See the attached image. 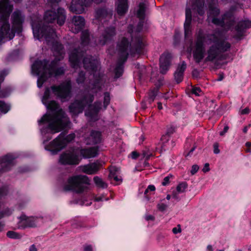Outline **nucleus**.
Returning a JSON list of instances; mask_svg holds the SVG:
<instances>
[{"label":"nucleus","mask_w":251,"mask_h":251,"mask_svg":"<svg viewBox=\"0 0 251 251\" xmlns=\"http://www.w3.org/2000/svg\"><path fill=\"white\" fill-rule=\"evenodd\" d=\"M80 153L83 158H93L96 157L98 155V149L97 147L82 149L80 150Z\"/></svg>","instance_id":"obj_25"},{"label":"nucleus","mask_w":251,"mask_h":251,"mask_svg":"<svg viewBox=\"0 0 251 251\" xmlns=\"http://www.w3.org/2000/svg\"><path fill=\"white\" fill-rule=\"evenodd\" d=\"M60 0H47L48 4L51 7V9L47 10L44 14V23H53L56 21L59 25H63L66 18V15L65 10L63 8H58L56 11L55 10L57 4Z\"/></svg>","instance_id":"obj_10"},{"label":"nucleus","mask_w":251,"mask_h":251,"mask_svg":"<svg viewBox=\"0 0 251 251\" xmlns=\"http://www.w3.org/2000/svg\"><path fill=\"white\" fill-rule=\"evenodd\" d=\"M231 45L221 32L205 35L200 29L196 33L195 41L186 44V50L193 53L194 59L199 63L207 55L205 61L213 62L225 59L224 53L230 49Z\"/></svg>","instance_id":"obj_3"},{"label":"nucleus","mask_w":251,"mask_h":251,"mask_svg":"<svg viewBox=\"0 0 251 251\" xmlns=\"http://www.w3.org/2000/svg\"><path fill=\"white\" fill-rule=\"evenodd\" d=\"M246 146H247V147H250V146H251V143H250V142H247V143H246Z\"/></svg>","instance_id":"obj_59"},{"label":"nucleus","mask_w":251,"mask_h":251,"mask_svg":"<svg viewBox=\"0 0 251 251\" xmlns=\"http://www.w3.org/2000/svg\"><path fill=\"white\" fill-rule=\"evenodd\" d=\"M250 112V110L248 107H246L244 109H241L239 111V113L241 115L248 114Z\"/></svg>","instance_id":"obj_41"},{"label":"nucleus","mask_w":251,"mask_h":251,"mask_svg":"<svg viewBox=\"0 0 251 251\" xmlns=\"http://www.w3.org/2000/svg\"><path fill=\"white\" fill-rule=\"evenodd\" d=\"M251 27V21L244 20L240 22L235 27L237 32H241L244 29Z\"/></svg>","instance_id":"obj_28"},{"label":"nucleus","mask_w":251,"mask_h":251,"mask_svg":"<svg viewBox=\"0 0 251 251\" xmlns=\"http://www.w3.org/2000/svg\"><path fill=\"white\" fill-rule=\"evenodd\" d=\"M176 130V127L174 126H170L168 127L167 129V134L168 135H171L173 134Z\"/></svg>","instance_id":"obj_38"},{"label":"nucleus","mask_w":251,"mask_h":251,"mask_svg":"<svg viewBox=\"0 0 251 251\" xmlns=\"http://www.w3.org/2000/svg\"><path fill=\"white\" fill-rule=\"evenodd\" d=\"M186 68V64L183 61L181 64H178L176 71L174 73V77L177 83L180 82L183 77V73Z\"/></svg>","instance_id":"obj_27"},{"label":"nucleus","mask_w":251,"mask_h":251,"mask_svg":"<svg viewBox=\"0 0 251 251\" xmlns=\"http://www.w3.org/2000/svg\"><path fill=\"white\" fill-rule=\"evenodd\" d=\"M29 251H37V249L36 247V246L34 244L30 246L29 248Z\"/></svg>","instance_id":"obj_51"},{"label":"nucleus","mask_w":251,"mask_h":251,"mask_svg":"<svg viewBox=\"0 0 251 251\" xmlns=\"http://www.w3.org/2000/svg\"><path fill=\"white\" fill-rule=\"evenodd\" d=\"M187 184L185 182H182L179 184L176 187V191L179 193H183L187 188Z\"/></svg>","instance_id":"obj_34"},{"label":"nucleus","mask_w":251,"mask_h":251,"mask_svg":"<svg viewBox=\"0 0 251 251\" xmlns=\"http://www.w3.org/2000/svg\"><path fill=\"white\" fill-rule=\"evenodd\" d=\"M199 169V167L197 165H194L192 167V169L191 170V173L192 175H194L195 173L197 172Z\"/></svg>","instance_id":"obj_42"},{"label":"nucleus","mask_w":251,"mask_h":251,"mask_svg":"<svg viewBox=\"0 0 251 251\" xmlns=\"http://www.w3.org/2000/svg\"><path fill=\"white\" fill-rule=\"evenodd\" d=\"M129 8L128 0H116L115 1V10L120 16H124Z\"/></svg>","instance_id":"obj_21"},{"label":"nucleus","mask_w":251,"mask_h":251,"mask_svg":"<svg viewBox=\"0 0 251 251\" xmlns=\"http://www.w3.org/2000/svg\"><path fill=\"white\" fill-rule=\"evenodd\" d=\"M41 23L39 18H37V21L32 19L31 26L34 37L39 40L44 39L49 45L50 43L55 59L50 65L46 60H44L36 61L32 65V73L38 76L37 83L39 88L42 87L52 77L62 75L65 71L63 68H57V62L64 56L62 45L57 41V36L54 29L44 23L42 25Z\"/></svg>","instance_id":"obj_2"},{"label":"nucleus","mask_w":251,"mask_h":251,"mask_svg":"<svg viewBox=\"0 0 251 251\" xmlns=\"http://www.w3.org/2000/svg\"><path fill=\"white\" fill-rule=\"evenodd\" d=\"M12 213V211L11 209L6 208L4 211L0 212V219L5 216H9Z\"/></svg>","instance_id":"obj_36"},{"label":"nucleus","mask_w":251,"mask_h":251,"mask_svg":"<svg viewBox=\"0 0 251 251\" xmlns=\"http://www.w3.org/2000/svg\"><path fill=\"white\" fill-rule=\"evenodd\" d=\"M8 72L6 70H3L0 72V84L4 80V77L8 74Z\"/></svg>","instance_id":"obj_37"},{"label":"nucleus","mask_w":251,"mask_h":251,"mask_svg":"<svg viewBox=\"0 0 251 251\" xmlns=\"http://www.w3.org/2000/svg\"><path fill=\"white\" fill-rule=\"evenodd\" d=\"M71 82L66 80L59 85L47 88L42 98V102L51 113H46L38 121L39 129L45 144L52 138V135L69 127L71 122L58 103L52 100L56 96L61 101H68L71 97Z\"/></svg>","instance_id":"obj_1"},{"label":"nucleus","mask_w":251,"mask_h":251,"mask_svg":"<svg viewBox=\"0 0 251 251\" xmlns=\"http://www.w3.org/2000/svg\"><path fill=\"white\" fill-rule=\"evenodd\" d=\"M164 201V200H161L157 204V208L160 211H164L166 210L169 206L168 203H164L163 202Z\"/></svg>","instance_id":"obj_32"},{"label":"nucleus","mask_w":251,"mask_h":251,"mask_svg":"<svg viewBox=\"0 0 251 251\" xmlns=\"http://www.w3.org/2000/svg\"><path fill=\"white\" fill-rule=\"evenodd\" d=\"M84 67L90 72V78L87 79L85 74L81 72L79 73L76 79L78 84H83L87 85L89 84L88 88H86V92L96 93L100 89V79L101 74L100 72V63L97 58H93L91 56L85 57L83 60Z\"/></svg>","instance_id":"obj_7"},{"label":"nucleus","mask_w":251,"mask_h":251,"mask_svg":"<svg viewBox=\"0 0 251 251\" xmlns=\"http://www.w3.org/2000/svg\"><path fill=\"white\" fill-rule=\"evenodd\" d=\"M6 235L9 238L14 239H21L23 236L21 234L14 231H8L6 233Z\"/></svg>","instance_id":"obj_31"},{"label":"nucleus","mask_w":251,"mask_h":251,"mask_svg":"<svg viewBox=\"0 0 251 251\" xmlns=\"http://www.w3.org/2000/svg\"><path fill=\"white\" fill-rule=\"evenodd\" d=\"M76 151H67L60 156L59 162L63 165H77L79 162L78 156L76 154Z\"/></svg>","instance_id":"obj_13"},{"label":"nucleus","mask_w":251,"mask_h":251,"mask_svg":"<svg viewBox=\"0 0 251 251\" xmlns=\"http://www.w3.org/2000/svg\"><path fill=\"white\" fill-rule=\"evenodd\" d=\"M228 127L227 126H225L224 130L222 131H221L220 133V135L221 136H223L228 130Z\"/></svg>","instance_id":"obj_48"},{"label":"nucleus","mask_w":251,"mask_h":251,"mask_svg":"<svg viewBox=\"0 0 251 251\" xmlns=\"http://www.w3.org/2000/svg\"><path fill=\"white\" fill-rule=\"evenodd\" d=\"M3 226H4V224H2V223L0 222V231H1L2 230Z\"/></svg>","instance_id":"obj_56"},{"label":"nucleus","mask_w":251,"mask_h":251,"mask_svg":"<svg viewBox=\"0 0 251 251\" xmlns=\"http://www.w3.org/2000/svg\"><path fill=\"white\" fill-rule=\"evenodd\" d=\"M191 11L189 8H186L185 12V21L184 24V28L185 38H188L191 35L192 30L191 26Z\"/></svg>","instance_id":"obj_22"},{"label":"nucleus","mask_w":251,"mask_h":251,"mask_svg":"<svg viewBox=\"0 0 251 251\" xmlns=\"http://www.w3.org/2000/svg\"><path fill=\"white\" fill-rule=\"evenodd\" d=\"M193 20H196L195 19V17H194Z\"/></svg>","instance_id":"obj_64"},{"label":"nucleus","mask_w":251,"mask_h":251,"mask_svg":"<svg viewBox=\"0 0 251 251\" xmlns=\"http://www.w3.org/2000/svg\"><path fill=\"white\" fill-rule=\"evenodd\" d=\"M202 171L203 172H206L209 171V164L206 163L204 165V166L202 169Z\"/></svg>","instance_id":"obj_50"},{"label":"nucleus","mask_w":251,"mask_h":251,"mask_svg":"<svg viewBox=\"0 0 251 251\" xmlns=\"http://www.w3.org/2000/svg\"><path fill=\"white\" fill-rule=\"evenodd\" d=\"M222 79V78L220 77V78H219V79H218V80H221Z\"/></svg>","instance_id":"obj_63"},{"label":"nucleus","mask_w":251,"mask_h":251,"mask_svg":"<svg viewBox=\"0 0 251 251\" xmlns=\"http://www.w3.org/2000/svg\"><path fill=\"white\" fill-rule=\"evenodd\" d=\"M158 93V90L155 89L152 91H151L149 94V102L151 103L153 101L155 97L157 96Z\"/></svg>","instance_id":"obj_33"},{"label":"nucleus","mask_w":251,"mask_h":251,"mask_svg":"<svg viewBox=\"0 0 251 251\" xmlns=\"http://www.w3.org/2000/svg\"><path fill=\"white\" fill-rule=\"evenodd\" d=\"M110 95L108 93L104 94V101H103V109H105L110 102Z\"/></svg>","instance_id":"obj_35"},{"label":"nucleus","mask_w":251,"mask_h":251,"mask_svg":"<svg viewBox=\"0 0 251 251\" xmlns=\"http://www.w3.org/2000/svg\"><path fill=\"white\" fill-rule=\"evenodd\" d=\"M109 174L108 176L110 179H113L115 181V184H119L122 181V179L120 175V170L116 167H111L110 168Z\"/></svg>","instance_id":"obj_26"},{"label":"nucleus","mask_w":251,"mask_h":251,"mask_svg":"<svg viewBox=\"0 0 251 251\" xmlns=\"http://www.w3.org/2000/svg\"><path fill=\"white\" fill-rule=\"evenodd\" d=\"M14 1L16 2H19L21 1V0H14Z\"/></svg>","instance_id":"obj_61"},{"label":"nucleus","mask_w":251,"mask_h":251,"mask_svg":"<svg viewBox=\"0 0 251 251\" xmlns=\"http://www.w3.org/2000/svg\"><path fill=\"white\" fill-rule=\"evenodd\" d=\"M170 178V176H166L164 178V179L162 182V185L163 186H166V185H168L169 183Z\"/></svg>","instance_id":"obj_44"},{"label":"nucleus","mask_w":251,"mask_h":251,"mask_svg":"<svg viewBox=\"0 0 251 251\" xmlns=\"http://www.w3.org/2000/svg\"><path fill=\"white\" fill-rule=\"evenodd\" d=\"M115 35L116 30L114 26L106 28L97 44L104 45L111 40ZM96 44H93L90 41L88 30L83 31L81 33L80 47L77 49H74L70 51L69 61L71 66L74 68L79 67L80 61L84 55V52L88 49V46H93Z\"/></svg>","instance_id":"obj_6"},{"label":"nucleus","mask_w":251,"mask_h":251,"mask_svg":"<svg viewBox=\"0 0 251 251\" xmlns=\"http://www.w3.org/2000/svg\"><path fill=\"white\" fill-rule=\"evenodd\" d=\"M197 21H198V22H200V18H199Z\"/></svg>","instance_id":"obj_62"},{"label":"nucleus","mask_w":251,"mask_h":251,"mask_svg":"<svg viewBox=\"0 0 251 251\" xmlns=\"http://www.w3.org/2000/svg\"><path fill=\"white\" fill-rule=\"evenodd\" d=\"M84 251H93V248L91 245H86L84 246Z\"/></svg>","instance_id":"obj_46"},{"label":"nucleus","mask_w":251,"mask_h":251,"mask_svg":"<svg viewBox=\"0 0 251 251\" xmlns=\"http://www.w3.org/2000/svg\"><path fill=\"white\" fill-rule=\"evenodd\" d=\"M85 24L84 18L81 16H75L72 19V24L70 25L71 31L75 33L79 32Z\"/></svg>","instance_id":"obj_17"},{"label":"nucleus","mask_w":251,"mask_h":251,"mask_svg":"<svg viewBox=\"0 0 251 251\" xmlns=\"http://www.w3.org/2000/svg\"><path fill=\"white\" fill-rule=\"evenodd\" d=\"M95 200L97 201H103V198H102L101 197H100V196L97 197L95 198Z\"/></svg>","instance_id":"obj_53"},{"label":"nucleus","mask_w":251,"mask_h":251,"mask_svg":"<svg viewBox=\"0 0 251 251\" xmlns=\"http://www.w3.org/2000/svg\"><path fill=\"white\" fill-rule=\"evenodd\" d=\"M75 137V133L66 135L64 132H62L49 145H45V148L50 151L52 154H56L64 149L68 143L72 142Z\"/></svg>","instance_id":"obj_12"},{"label":"nucleus","mask_w":251,"mask_h":251,"mask_svg":"<svg viewBox=\"0 0 251 251\" xmlns=\"http://www.w3.org/2000/svg\"><path fill=\"white\" fill-rule=\"evenodd\" d=\"M100 141L101 133L95 130L92 131L89 136L85 139V142L87 145H95L100 143Z\"/></svg>","instance_id":"obj_24"},{"label":"nucleus","mask_w":251,"mask_h":251,"mask_svg":"<svg viewBox=\"0 0 251 251\" xmlns=\"http://www.w3.org/2000/svg\"><path fill=\"white\" fill-rule=\"evenodd\" d=\"M100 167V164L96 162L85 165H81L78 167V170L80 172L88 175H93L98 172Z\"/></svg>","instance_id":"obj_19"},{"label":"nucleus","mask_w":251,"mask_h":251,"mask_svg":"<svg viewBox=\"0 0 251 251\" xmlns=\"http://www.w3.org/2000/svg\"><path fill=\"white\" fill-rule=\"evenodd\" d=\"M172 58L171 54L168 52H165L160 57V73L164 74L169 70L171 64Z\"/></svg>","instance_id":"obj_18"},{"label":"nucleus","mask_w":251,"mask_h":251,"mask_svg":"<svg viewBox=\"0 0 251 251\" xmlns=\"http://www.w3.org/2000/svg\"><path fill=\"white\" fill-rule=\"evenodd\" d=\"M171 199V196L170 195H168L166 197V199L169 201Z\"/></svg>","instance_id":"obj_58"},{"label":"nucleus","mask_w":251,"mask_h":251,"mask_svg":"<svg viewBox=\"0 0 251 251\" xmlns=\"http://www.w3.org/2000/svg\"><path fill=\"white\" fill-rule=\"evenodd\" d=\"M201 92V90L199 87H195L192 89L193 94L196 95V96H200V93Z\"/></svg>","instance_id":"obj_39"},{"label":"nucleus","mask_w":251,"mask_h":251,"mask_svg":"<svg viewBox=\"0 0 251 251\" xmlns=\"http://www.w3.org/2000/svg\"><path fill=\"white\" fill-rule=\"evenodd\" d=\"M39 218L38 217H28L25 215H22L18 224V228L25 229L27 227H33L37 226Z\"/></svg>","instance_id":"obj_16"},{"label":"nucleus","mask_w":251,"mask_h":251,"mask_svg":"<svg viewBox=\"0 0 251 251\" xmlns=\"http://www.w3.org/2000/svg\"><path fill=\"white\" fill-rule=\"evenodd\" d=\"M206 251H213V248L211 245H208L206 248Z\"/></svg>","instance_id":"obj_54"},{"label":"nucleus","mask_w":251,"mask_h":251,"mask_svg":"<svg viewBox=\"0 0 251 251\" xmlns=\"http://www.w3.org/2000/svg\"><path fill=\"white\" fill-rule=\"evenodd\" d=\"M214 152L215 154H218L220 152V150L219 149V145L218 143H215L213 145Z\"/></svg>","instance_id":"obj_45"},{"label":"nucleus","mask_w":251,"mask_h":251,"mask_svg":"<svg viewBox=\"0 0 251 251\" xmlns=\"http://www.w3.org/2000/svg\"><path fill=\"white\" fill-rule=\"evenodd\" d=\"M90 180L86 176L77 175L69 178L66 184L63 187L65 191H74L80 193L85 191L87 185L90 184Z\"/></svg>","instance_id":"obj_11"},{"label":"nucleus","mask_w":251,"mask_h":251,"mask_svg":"<svg viewBox=\"0 0 251 251\" xmlns=\"http://www.w3.org/2000/svg\"><path fill=\"white\" fill-rule=\"evenodd\" d=\"M192 3V9L193 11H196L201 17H203L205 11L204 9V0H189L188 3Z\"/></svg>","instance_id":"obj_23"},{"label":"nucleus","mask_w":251,"mask_h":251,"mask_svg":"<svg viewBox=\"0 0 251 251\" xmlns=\"http://www.w3.org/2000/svg\"><path fill=\"white\" fill-rule=\"evenodd\" d=\"M145 219L147 221H149V220L153 221L154 219V217L151 215H146V216H145Z\"/></svg>","instance_id":"obj_47"},{"label":"nucleus","mask_w":251,"mask_h":251,"mask_svg":"<svg viewBox=\"0 0 251 251\" xmlns=\"http://www.w3.org/2000/svg\"><path fill=\"white\" fill-rule=\"evenodd\" d=\"M7 189L6 187H3L0 188V196H2L6 194Z\"/></svg>","instance_id":"obj_43"},{"label":"nucleus","mask_w":251,"mask_h":251,"mask_svg":"<svg viewBox=\"0 0 251 251\" xmlns=\"http://www.w3.org/2000/svg\"><path fill=\"white\" fill-rule=\"evenodd\" d=\"M173 232L174 234H177L181 232V229L180 227H174L173 229Z\"/></svg>","instance_id":"obj_49"},{"label":"nucleus","mask_w":251,"mask_h":251,"mask_svg":"<svg viewBox=\"0 0 251 251\" xmlns=\"http://www.w3.org/2000/svg\"><path fill=\"white\" fill-rule=\"evenodd\" d=\"M17 157L15 154L8 153L0 158V173L9 171L15 164V160Z\"/></svg>","instance_id":"obj_14"},{"label":"nucleus","mask_w":251,"mask_h":251,"mask_svg":"<svg viewBox=\"0 0 251 251\" xmlns=\"http://www.w3.org/2000/svg\"><path fill=\"white\" fill-rule=\"evenodd\" d=\"M138 156V154L137 152L133 151L131 153V157L133 159H135Z\"/></svg>","instance_id":"obj_52"},{"label":"nucleus","mask_w":251,"mask_h":251,"mask_svg":"<svg viewBox=\"0 0 251 251\" xmlns=\"http://www.w3.org/2000/svg\"><path fill=\"white\" fill-rule=\"evenodd\" d=\"M155 190V187L153 185H150L145 191V195H146L149 191H154Z\"/></svg>","instance_id":"obj_40"},{"label":"nucleus","mask_w":251,"mask_h":251,"mask_svg":"<svg viewBox=\"0 0 251 251\" xmlns=\"http://www.w3.org/2000/svg\"><path fill=\"white\" fill-rule=\"evenodd\" d=\"M146 9V3L142 2L138 5V9L137 11V16L140 19H143L145 16Z\"/></svg>","instance_id":"obj_30"},{"label":"nucleus","mask_w":251,"mask_h":251,"mask_svg":"<svg viewBox=\"0 0 251 251\" xmlns=\"http://www.w3.org/2000/svg\"><path fill=\"white\" fill-rule=\"evenodd\" d=\"M250 126H251V125H249L248 126H245V127L243 128V132H244L245 133H247V131H248V128H249V127Z\"/></svg>","instance_id":"obj_55"},{"label":"nucleus","mask_w":251,"mask_h":251,"mask_svg":"<svg viewBox=\"0 0 251 251\" xmlns=\"http://www.w3.org/2000/svg\"><path fill=\"white\" fill-rule=\"evenodd\" d=\"M93 95L89 94L86 95L81 100H75L69 106V111L72 116H76L82 113L85 107L88 109L85 111V115L90 121H95L98 120V113L102 109L101 103L96 102L91 105L93 101Z\"/></svg>","instance_id":"obj_8"},{"label":"nucleus","mask_w":251,"mask_h":251,"mask_svg":"<svg viewBox=\"0 0 251 251\" xmlns=\"http://www.w3.org/2000/svg\"><path fill=\"white\" fill-rule=\"evenodd\" d=\"M13 10V5L9 0H0V45L12 39L15 33L22 31L25 16L19 10H16L11 16L12 27L9 23V18Z\"/></svg>","instance_id":"obj_4"},{"label":"nucleus","mask_w":251,"mask_h":251,"mask_svg":"<svg viewBox=\"0 0 251 251\" xmlns=\"http://www.w3.org/2000/svg\"><path fill=\"white\" fill-rule=\"evenodd\" d=\"M158 108L159 109H162V106L161 102L158 103Z\"/></svg>","instance_id":"obj_57"},{"label":"nucleus","mask_w":251,"mask_h":251,"mask_svg":"<svg viewBox=\"0 0 251 251\" xmlns=\"http://www.w3.org/2000/svg\"><path fill=\"white\" fill-rule=\"evenodd\" d=\"M93 180L97 187L102 189L107 188V184L99 176H95Z\"/></svg>","instance_id":"obj_29"},{"label":"nucleus","mask_w":251,"mask_h":251,"mask_svg":"<svg viewBox=\"0 0 251 251\" xmlns=\"http://www.w3.org/2000/svg\"><path fill=\"white\" fill-rule=\"evenodd\" d=\"M10 87L6 88L0 91V98H5L9 96L11 92ZM10 105L3 101H0V113L5 114L10 110Z\"/></svg>","instance_id":"obj_20"},{"label":"nucleus","mask_w":251,"mask_h":251,"mask_svg":"<svg viewBox=\"0 0 251 251\" xmlns=\"http://www.w3.org/2000/svg\"><path fill=\"white\" fill-rule=\"evenodd\" d=\"M146 44L140 37L127 39L123 37L118 42L116 53L119 56L117 66L115 69V76L119 77L123 72V64L130 54L134 56L143 52Z\"/></svg>","instance_id":"obj_5"},{"label":"nucleus","mask_w":251,"mask_h":251,"mask_svg":"<svg viewBox=\"0 0 251 251\" xmlns=\"http://www.w3.org/2000/svg\"><path fill=\"white\" fill-rule=\"evenodd\" d=\"M112 11H108L107 9L101 8L98 9L96 12L95 19L94 20V23H101L103 26L106 25V22L112 18Z\"/></svg>","instance_id":"obj_15"},{"label":"nucleus","mask_w":251,"mask_h":251,"mask_svg":"<svg viewBox=\"0 0 251 251\" xmlns=\"http://www.w3.org/2000/svg\"><path fill=\"white\" fill-rule=\"evenodd\" d=\"M195 150V148H193L189 152V153H188V154H190L191 152H192L194 150Z\"/></svg>","instance_id":"obj_60"},{"label":"nucleus","mask_w":251,"mask_h":251,"mask_svg":"<svg viewBox=\"0 0 251 251\" xmlns=\"http://www.w3.org/2000/svg\"><path fill=\"white\" fill-rule=\"evenodd\" d=\"M209 3L207 12V21L216 25L224 27L225 29L231 28L235 22L232 16L229 14H225L222 19L218 18L220 9L217 6V0H207Z\"/></svg>","instance_id":"obj_9"}]
</instances>
